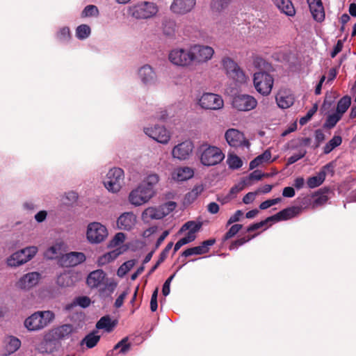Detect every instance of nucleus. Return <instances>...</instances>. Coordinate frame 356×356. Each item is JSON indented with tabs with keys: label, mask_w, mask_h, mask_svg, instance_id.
<instances>
[{
	"label": "nucleus",
	"mask_w": 356,
	"mask_h": 356,
	"mask_svg": "<svg viewBox=\"0 0 356 356\" xmlns=\"http://www.w3.org/2000/svg\"><path fill=\"white\" fill-rule=\"evenodd\" d=\"M54 318L55 314L52 311H38L25 320L24 325L29 331H39L48 326Z\"/></svg>",
	"instance_id": "nucleus-1"
},
{
	"label": "nucleus",
	"mask_w": 356,
	"mask_h": 356,
	"mask_svg": "<svg viewBox=\"0 0 356 356\" xmlns=\"http://www.w3.org/2000/svg\"><path fill=\"white\" fill-rule=\"evenodd\" d=\"M200 161L206 166L217 165L225 158V154L219 147L208 144L200 146Z\"/></svg>",
	"instance_id": "nucleus-2"
},
{
	"label": "nucleus",
	"mask_w": 356,
	"mask_h": 356,
	"mask_svg": "<svg viewBox=\"0 0 356 356\" xmlns=\"http://www.w3.org/2000/svg\"><path fill=\"white\" fill-rule=\"evenodd\" d=\"M38 250L36 246H29L17 251L6 259V264L12 268L20 266L31 260Z\"/></svg>",
	"instance_id": "nucleus-3"
},
{
	"label": "nucleus",
	"mask_w": 356,
	"mask_h": 356,
	"mask_svg": "<svg viewBox=\"0 0 356 356\" xmlns=\"http://www.w3.org/2000/svg\"><path fill=\"white\" fill-rule=\"evenodd\" d=\"M175 207L176 203L174 202H168L158 207H148L142 213L141 218L145 222L159 220L168 215Z\"/></svg>",
	"instance_id": "nucleus-4"
},
{
	"label": "nucleus",
	"mask_w": 356,
	"mask_h": 356,
	"mask_svg": "<svg viewBox=\"0 0 356 356\" xmlns=\"http://www.w3.org/2000/svg\"><path fill=\"white\" fill-rule=\"evenodd\" d=\"M253 83L259 93L267 96L272 90L274 79L267 72L259 71L254 74Z\"/></svg>",
	"instance_id": "nucleus-5"
},
{
	"label": "nucleus",
	"mask_w": 356,
	"mask_h": 356,
	"mask_svg": "<svg viewBox=\"0 0 356 356\" xmlns=\"http://www.w3.org/2000/svg\"><path fill=\"white\" fill-rule=\"evenodd\" d=\"M168 59L173 65L182 67H188L193 65L191 47L188 49L176 48L171 50L168 54Z\"/></svg>",
	"instance_id": "nucleus-6"
},
{
	"label": "nucleus",
	"mask_w": 356,
	"mask_h": 356,
	"mask_svg": "<svg viewBox=\"0 0 356 356\" xmlns=\"http://www.w3.org/2000/svg\"><path fill=\"white\" fill-rule=\"evenodd\" d=\"M129 12L136 19H148L157 13L158 8L152 2L142 1L130 7Z\"/></svg>",
	"instance_id": "nucleus-7"
},
{
	"label": "nucleus",
	"mask_w": 356,
	"mask_h": 356,
	"mask_svg": "<svg viewBox=\"0 0 356 356\" xmlns=\"http://www.w3.org/2000/svg\"><path fill=\"white\" fill-rule=\"evenodd\" d=\"M124 171L119 168L111 169L104 181L106 188L112 193L120 191L124 182Z\"/></svg>",
	"instance_id": "nucleus-8"
},
{
	"label": "nucleus",
	"mask_w": 356,
	"mask_h": 356,
	"mask_svg": "<svg viewBox=\"0 0 356 356\" xmlns=\"http://www.w3.org/2000/svg\"><path fill=\"white\" fill-rule=\"evenodd\" d=\"M154 190L151 187H145L140 184L129 193V200L131 204L136 207L140 206L147 202L154 195Z\"/></svg>",
	"instance_id": "nucleus-9"
},
{
	"label": "nucleus",
	"mask_w": 356,
	"mask_h": 356,
	"mask_svg": "<svg viewBox=\"0 0 356 356\" xmlns=\"http://www.w3.org/2000/svg\"><path fill=\"white\" fill-rule=\"evenodd\" d=\"M108 236L106 227L100 222H93L87 227L86 237L91 243H100Z\"/></svg>",
	"instance_id": "nucleus-10"
},
{
	"label": "nucleus",
	"mask_w": 356,
	"mask_h": 356,
	"mask_svg": "<svg viewBox=\"0 0 356 356\" xmlns=\"http://www.w3.org/2000/svg\"><path fill=\"white\" fill-rule=\"evenodd\" d=\"M193 64H202L210 60L213 54L214 49L207 45L193 44L191 46Z\"/></svg>",
	"instance_id": "nucleus-11"
},
{
	"label": "nucleus",
	"mask_w": 356,
	"mask_h": 356,
	"mask_svg": "<svg viewBox=\"0 0 356 356\" xmlns=\"http://www.w3.org/2000/svg\"><path fill=\"white\" fill-rule=\"evenodd\" d=\"M232 105L238 111H249L256 108L257 101L251 95L238 94L233 97Z\"/></svg>",
	"instance_id": "nucleus-12"
},
{
	"label": "nucleus",
	"mask_w": 356,
	"mask_h": 356,
	"mask_svg": "<svg viewBox=\"0 0 356 356\" xmlns=\"http://www.w3.org/2000/svg\"><path fill=\"white\" fill-rule=\"evenodd\" d=\"M200 106L204 109L219 110L224 106L221 96L214 93H204L199 99Z\"/></svg>",
	"instance_id": "nucleus-13"
},
{
	"label": "nucleus",
	"mask_w": 356,
	"mask_h": 356,
	"mask_svg": "<svg viewBox=\"0 0 356 356\" xmlns=\"http://www.w3.org/2000/svg\"><path fill=\"white\" fill-rule=\"evenodd\" d=\"M227 143L234 147H245L249 148L250 142L245 138L243 133L236 129H229L225 134Z\"/></svg>",
	"instance_id": "nucleus-14"
},
{
	"label": "nucleus",
	"mask_w": 356,
	"mask_h": 356,
	"mask_svg": "<svg viewBox=\"0 0 356 356\" xmlns=\"http://www.w3.org/2000/svg\"><path fill=\"white\" fill-rule=\"evenodd\" d=\"M196 5V0H173L170 5V10L179 15L191 12Z\"/></svg>",
	"instance_id": "nucleus-15"
},
{
	"label": "nucleus",
	"mask_w": 356,
	"mask_h": 356,
	"mask_svg": "<svg viewBox=\"0 0 356 356\" xmlns=\"http://www.w3.org/2000/svg\"><path fill=\"white\" fill-rule=\"evenodd\" d=\"M193 147L192 142L189 140L184 141L173 147L172 155L173 158L179 160H186L192 154Z\"/></svg>",
	"instance_id": "nucleus-16"
},
{
	"label": "nucleus",
	"mask_w": 356,
	"mask_h": 356,
	"mask_svg": "<svg viewBox=\"0 0 356 356\" xmlns=\"http://www.w3.org/2000/svg\"><path fill=\"white\" fill-rule=\"evenodd\" d=\"M145 133L159 143L166 144L170 138L169 132L163 127L156 126L145 129Z\"/></svg>",
	"instance_id": "nucleus-17"
},
{
	"label": "nucleus",
	"mask_w": 356,
	"mask_h": 356,
	"mask_svg": "<svg viewBox=\"0 0 356 356\" xmlns=\"http://www.w3.org/2000/svg\"><path fill=\"white\" fill-rule=\"evenodd\" d=\"M40 278V274L37 272H31L23 275L16 283L18 289L29 290L35 286Z\"/></svg>",
	"instance_id": "nucleus-18"
},
{
	"label": "nucleus",
	"mask_w": 356,
	"mask_h": 356,
	"mask_svg": "<svg viewBox=\"0 0 356 356\" xmlns=\"http://www.w3.org/2000/svg\"><path fill=\"white\" fill-rule=\"evenodd\" d=\"M85 260V254L80 252H71L63 255L60 258L61 264L66 267L77 266Z\"/></svg>",
	"instance_id": "nucleus-19"
},
{
	"label": "nucleus",
	"mask_w": 356,
	"mask_h": 356,
	"mask_svg": "<svg viewBox=\"0 0 356 356\" xmlns=\"http://www.w3.org/2000/svg\"><path fill=\"white\" fill-rule=\"evenodd\" d=\"M307 1L314 20L318 22L324 21L325 14L321 0H307Z\"/></svg>",
	"instance_id": "nucleus-20"
},
{
	"label": "nucleus",
	"mask_w": 356,
	"mask_h": 356,
	"mask_svg": "<svg viewBox=\"0 0 356 356\" xmlns=\"http://www.w3.org/2000/svg\"><path fill=\"white\" fill-rule=\"evenodd\" d=\"M60 343L51 335V338H46L41 341L36 347L37 350L40 353H52L57 350Z\"/></svg>",
	"instance_id": "nucleus-21"
},
{
	"label": "nucleus",
	"mask_w": 356,
	"mask_h": 356,
	"mask_svg": "<svg viewBox=\"0 0 356 356\" xmlns=\"http://www.w3.org/2000/svg\"><path fill=\"white\" fill-rule=\"evenodd\" d=\"M139 77L145 85H153L156 82L157 76L154 69L149 65H145L138 70Z\"/></svg>",
	"instance_id": "nucleus-22"
},
{
	"label": "nucleus",
	"mask_w": 356,
	"mask_h": 356,
	"mask_svg": "<svg viewBox=\"0 0 356 356\" xmlns=\"http://www.w3.org/2000/svg\"><path fill=\"white\" fill-rule=\"evenodd\" d=\"M118 226L120 229L131 230L136 223V216L132 212H125L118 219Z\"/></svg>",
	"instance_id": "nucleus-23"
},
{
	"label": "nucleus",
	"mask_w": 356,
	"mask_h": 356,
	"mask_svg": "<svg viewBox=\"0 0 356 356\" xmlns=\"http://www.w3.org/2000/svg\"><path fill=\"white\" fill-rule=\"evenodd\" d=\"M21 346V341L13 335H8L3 341V350L2 355L8 356L17 351Z\"/></svg>",
	"instance_id": "nucleus-24"
},
{
	"label": "nucleus",
	"mask_w": 356,
	"mask_h": 356,
	"mask_svg": "<svg viewBox=\"0 0 356 356\" xmlns=\"http://www.w3.org/2000/svg\"><path fill=\"white\" fill-rule=\"evenodd\" d=\"M301 209L298 207H291L284 209L274 216L268 217L273 221L286 220L296 216Z\"/></svg>",
	"instance_id": "nucleus-25"
},
{
	"label": "nucleus",
	"mask_w": 356,
	"mask_h": 356,
	"mask_svg": "<svg viewBox=\"0 0 356 356\" xmlns=\"http://www.w3.org/2000/svg\"><path fill=\"white\" fill-rule=\"evenodd\" d=\"M215 239H209L204 241L199 246L186 249L185 251L182 252V256L189 257L194 254L200 255L205 254L209 252V247L213 245L215 243Z\"/></svg>",
	"instance_id": "nucleus-26"
},
{
	"label": "nucleus",
	"mask_w": 356,
	"mask_h": 356,
	"mask_svg": "<svg viewBox=\"0 0 356 356\" xmlns=\"http://www.w3.org/2000/svg\"><path fill=\"white\" fill-rule=\"evenodd\" d=\"M193 175V169L188 166H184L175 169L172 173V178L177 181H184L192 178Z\"/></svg>",
	"instance_id": "nucleus-27"
},
{
	"label": "nucleus",
	"mask_w": 356,
	"mask_h": 356,
	"mask_svg": "<svg viewBox=\"0 0 356 356\" xmlns=\"http://www.w3.org/2000/svg\"><path fill=\"white\" fill-rule=\"evenodd\" d=\"M276 102L280 108H288L293 104L294 97L289 91L281 90L276 96Z\"/></svg>",
	"instance_id": "nucleus-28"
},
{
	"label": "nucleus",
	"mask_w": 356,
	"mask_h": 356,
	"mask_svg": "<svg viewBox=\"0 0 356 356\" xmlns=\"http://www.w3.org/2000/svg\"><path fill=\"white\" fill-rule=\"evenodd\" d=\"M106 274L102 270L91 272L87 277V284L91 288L99 286L105 279Z\"/></svg>",
	"instance_id": "nucleus-29"
},
{
	"label": "nucleus",
	"mask_w": 356,
	"mask_h": 356,
	"mask_svg": "<svg viewBox=\"0 0 356 356\" xmlns=\"http://www.w3.org/2000/svg\"><path fill=\"white\" fill-rule=\"evenodd\" d=\"M273 3L286 15L293 17L296 15V9L290 0H273Z\"/></svg>",
	"instance_id": "nucleus-30"
},
{
	"label": "nucleus",
	"mask_w": 356,
	"mask_h": 356,
	"mask_svg": "<svg viewBox=\"0 0 356 356\" xmlns=\"http://www.w3.org/2000/svg\"><path fill=\"white\" fill-rule=\"evenodd\" d=\"M117 323L113 321L109 316L102 317L96 324V327L99 330H104L105 332H112L116 326Z\"/></svg>",
	"instance_id": "nucleus-31"
},
{
	"label": "nucleus",
	"mask_w": 356,
	"mask_h": 356,
	"mask_svg": "<svg viewBox=\"0 0 356 356\" xmlns=\"http://www.w3.org/2000/svg\"><path fill=\"white\" fill-rule=\"evenodd\" d=\"M230 79L239 84H244L247 83L248 76L245 74L244 71L238 66L227 75Z\"/></svg>",
	"instance_id": "nucleus-32"
},
{
	"label": "nucleus",
	"mask_w": 356,
	"mask_h": 356,
	"mask_svg": "<svg viewBox=\"0 0 356 356\" xmlns=\"http://www.w3.org/2000/svg\"><path fill=\"white\" fill-rule=\"evenodd\" d=\"M56 283L61 287L72 286L74 284V276L70 273H64L58 276Z\"/></svg>",
	"instance_id": "nucleus-33"
},
{
	"label": "nucleus",
	"mask_w": 356,
	"mask_h": 356,
	"mask_svg": "<svg viewBox=\"0 0 356 356\" xmlns=\"http://www.w3.org/2000/svg\"><path fill=\"white\" fill-rule=\"evenodd\" d=\"M325 176V170H321L316 176L309 177L307 181L308 187L314 188L319 186L324 181Z\"/></svg>",
	"instance_id": "nucleus-34"
},
{
	"label": "nucleus",
	"mask_w": 356,
	"mask_h": 356,
	"mask_svg": "<svg viewBox=\"0 0 356 356\" xmlns=\"http://www.w3.org/2000/svg\"><path fill=\"white\" fill-rule=\"evenodd\" d=\"M232 0H211V9L213 13H220L225 10Z\"/></svg>",
	"instance_id": "nucleus-35"
},
{
	"label": "nucleus",
	"mask_w": 356,
	"mask_h": 356,
	"mask_svg": "<svg viewBox=\"0 0 356 356\" xmlns=\"http://www.w3.org/2000/svg\"><path fill=\"white\" fill-rule=\"evenodd\" d=\"M221 64L227 75L234 70L238 65L231 58L225 56L222 58Z\"/></svg>",
	"instance_id": "nucleus-36"
},
{
	"label": "nucleus",
	"mask_w": 356,
	"mask_h": 356,
	"mask_svg": "<svg viewBox=\"0 0 356 356\" xmlns=\"http://www.w3.org/2000/svg\"><path fill=\"white\" fill-rule=\"evenodd\" d=\"M350 104L351 98L348 95L343 96L337 103V112L343 115L350 107Z\"/></svg>",
	"instance_id": "nucleus-37"
},
{
	"label": "nucleus",
	"mask_w": 356,
	"mask_h": 356,
	"mask_svg": "<svg viewBox=\"0 0 356 356\" xmlns=\"http://www.w3.org/2000/svg\"><path fill=\"white\" fill-rule=\"evenodd\" d=\"M202 225V222L188 221L181 227V228L179 230V232H182L186 230H189L188 234H192V235H195V233L200 229Z\"/></svg>",
	"instance_id": "nucleus-38"
},
{
	"label": "nucleus",
	"mask_w": 356,
	"mask_h": 356,
	"mask_svg": "<svg viewBox=\"0 0 356 356\" xmlns=\"http://www.w3.org/2000/svg\"><path fill=\"white\" fill-rule=\"evenodd\" d=\"M342 138L339 136H334L324 147L323 152L325 154H329L335 147L341 144Z\"/></svg>",
	"instance_id": "nucleus-39"
},
{
	"label": "nucleus",
	"mask_w": 356,
	"mask_h": 356,
	"mask_svg": "<svg viewBox=\"0 0 356 356\" xmlns=\"http://www.w3.org/2000/svg\"><path fill=\"white\" fill-rule=\"evenodd\" d=\"M91 33L90 27L87 24L79 25L76 29V36L79 40H84L89 37Z\"/></svg>",
	"instance_id": "nucleus-40"
},
{
	"label": "nucleus",
	"mask_w": 356,
	"mask_h": 356,
	"mask_svg": "<svg viewBox=\"0 0 356 356\" xmlns=\"http://www.w3.org/2000/svg\"><path fill=\"white\" fill-rule=\"evenodd\" d=\"M325 193V192L320 191L314 195V200L312 203L313 208L318 207L327 202L328 197Z\"/></svg>",
	"instance_id": "nucleus-41"
},
{
	"label": "nucleus",
	"mask_w": 356,
	"mask_h": 356,
	"mask_svg": "<svg viewBox=\"0 0 356 356\" xmlns=\"http://www.w3.org/2000/svg\"><path fill=\"white\" fill-rule=\"evenodd\" d=\"M100 339V335H86L81 340L80 344L83 346L86 344L87 348H92L95 347Z\"/></svg>",
	"instance_id": "nucleus-42"
},
{
	"label": "nucleus",
	"mask_w": 356,
	"mask_h": 356,
	"mask_svg": "<svg viewBox=\"0 0 356 356\" xmlns=\"http://www.w3.org/2000/svg\"><path fill=\"white\" fill-rule=\"evenodd\" d=\"M136 264L135 260H129L122 264L117 271V275L122 277H124Z\"/></svg>",
	"instance_id": "nucleus-43"
},
{
	"label": "nucleus",
	"mask_w": 356,
	"mask_h": 356,
	"mask_svg": "<svg viewBox=\"0 0 356 356\" xmlns=\"http://www.w3.org/2000/svg\"><path fill=\"white\" fill-rule=\"evenodd\" d=\"M131 348V343L129 342L128 337L123 338L113 347L114 350L120 349L119 353H126Z\"/></svg>",
	"instance_id": "nucleus-44"
},
{
	"label": "nucleus",
	"mask_w": 356,
	"mask_h": 356,
	"mask_svg": "<svg viewBox=\"0 0 356 356\" xmlns=\"http://www.w3.org/2000/svg\"><path fill=\"white\" fill-rule=\"evenodd\" d=\"M99 15V10L96 6L88 5L85 7L81 13V17H97Z\"/></svg>",
	"instance_id": "nucleus-45"
},
{
	"label": "nucleus",
	"mask_w": 356,
	"mask_h": 356,
	"mask_svg": "<svg viewBox=\"0 0 356 356\" xmlns=\"http://www.w3.org/2000/svg\"><path fill=\"white\" fill-rule=\"evenodd\" d=\"M163 33L168 36L173 35L176 30V23L173 20H165L163 27Z\"/></svg>",
	"instance_id": "nucleus-46"
},
{
	"label": "nucleus",
	"mask_w": 356,
	"mask_h": 356,
	"mask_svg": "<svg viewBox=\"0 0 356 356\" xmlns=\"http://www.w3.org/2000/svg\"><path fill=\"white\" fill-rule=\"evenodd\" d=\"M253 64L254 67L259 68L262 72L268 71L272 67L268 63L261 57H256L254 59Z\"/></svg>",
	"instance_id": "nucleus-47"
},
{
	"label": "nucleus",
	"mask_w": 356,
	"mask_h": 356,
	"mask_svg": "<svg viewBox=\"0 0 356 356\" xmlns=\"http://www.w3.org/2000/svg\"><path fill=\"white\" fill-rule=\"evenodd\" d=\"M196 238L195 235L187 234L186 236L179 240L175 245L174 252H177L181 246L193 241Z\"/></svg>",
	"instance_id": "nucleus-48"
},
{
	"label": "nucleus",
	"mask_w": 356,
	"mask_h": 356,
	"mask_svg": "<svg viewBox=\"0 0 356 356\" xmlns=\"http://www.w3.org/2000/svg\"><path fill=\"white\" fill-rule=\"evenodd\" d=\"M342 115L340 113L336 112L332 115H330L325 123V127L329 129L333 128L336 124L341 120Z\"/></svg>",
	"instance_id": "nucleus-49"
},
{
	"label": "nucleus",
	"mask_w": 356,
	"mask_h": 356,
	"mask_svg": "<svg viewBox=\"0 0 356 356\" xmlns=\"http://www.w3.org/2000/svg\"><path fill=\"white\" fill-rule=\"evenodd\" d=\"M159 181V177L156 174H151L148 175L145 180L141 184L145 187H151L154 190V187Z\"/></svg>",
	"instance_id": "nucleus-50"
},
{
	"label": "nucleus",
	"mask_w": 356,
	"mask_h": 356,
	"mask_svg": "<svg viewBox=\"0 0 356 356\" xmlns=\"http://www.w3.org/2000/svg\"><path fill=\"white\" fill-rule=\"evenodd\" d=\"M60 247L59 245H53L49 248L44 253V256L48 259H54L60 255Z\"/></svg>",
	"instance_id": "nucleus-51"
},
{
	"label": "nucleus",
	"mask_w": 356,
	"mask_h": 356,
	"mask_svg": "<svg viewBox=\"0 0 356 356\" xmlns=\"http://www.w3.org/2000/svg\"><path fill=\"white\" fill-rule=\"evenodd\" d=\"M227 163L229 168L232 169H238L242 166L243 162L238 156L230 154L228 156Z\"/></svg>",
	"instance_id": "nucleus-52"
},
{
	"label": "nucleus",
	"mask_w": 356,
	"mask_h": 356,
	"mask_svg": "<svg viewBox=\"0 0 356 356\" xmlns=\"http://www.w3.org/2000/svg\"><path fill=\"white\" fill-rule=\"evenodd\" d=\"M243 225L240 224L233 225L225 234L223 240L227 241L234 237L241 229Z\"/></svg>",
	"instance_id": "nucleus-53"
},
{
	"label": "nucleus",
	"mask_w": 356,
	"mask_h": 356,
	"mask_svg": "<svg viewBox=\"0 0 356 356\" xmlns=\"http://www.w3.org/2000/svg\"><path fill=\"white\" fill-rule=\"evenodd\" d=\"M203 190L204 188L202 186H196L193 188V190L191 192L186 194V198L188 199V200H194L203 191Z\"/></svg>",
	"instance_id": "nucleus-54"
},
{
	"label": "nucleus",
	"mask_w": 356,
	"mask_h": 356,
	"mask_svg": "<svg viewBox=\"0 0 356 356\" xmlns=\"http://www.w3.org/2000/svg\"><path fill=\"white\" fill-rule=\"evenodd\" d=\"M307 153V151L304 149H300L298 154H294L290 156L287 160V165H291L296 163L297 161L303 158Z\"/></svg>",
	"instance_id": "nucleus-55"
},
{
	"label": "nucleus",
	"mask_w": 356,
	"mask_h": 356,
	"mask_svg": "<svg viewBox=\"0 0 356 356\" xmlns=\"http://www.w3.org/2000/svg\"><path fill=\"white\" fill-rule=\"evenodd\" d=\"M57 37L60 41H67L70 38V31L68 27H63L60 29L57 34Z\"/></svg>",
	"instance_id": "nucleus-56"
},
{
	"label": "nucleus",
	"mask_w": 356,
	"mask_h": 356,
	"mask_svg": "<svg viewBox=\"0 0 356 356\" xmlns=\"http://www.w3.org/2000/svg\"><path fill=\"white\" fill-rule=\"evenodd\" d=\"M254 236H248V237H243L239 239H237L232 243V244L229 246V250H234L235 248H237L238 246H241L243 245L244 243H247L250 240H251Z\"/></svg>",
	"instance_id": "nucleus-57"
},
{
	"label": "nucleus",
	"mask_w": 356,
	"mask_h": 356,
	"mask_svg": "<svg viewBox=\"0 0 356 356\" xmlns=\"http://www.w3.org/2000/svg\"><path fill=\"white\" fill-rule=\"evenodd\" d=\"M72 331L73 327L70 324H65L56 327L54 334H71Z\"/></svg>",
	"instance_id": "nucleus-58"
},
{
	"label": "nucleus",
	"mask_w": 356,
	"mask_h": 356,
	"mask_svg": "<svg viewBox=\"0 0 356 356\" xmlns=\"http://www.w3.org/2000/svg\"><path fill=\"white\" fill-rule=\"evenodd\" d=\"M269 222H272V220H268V217L264 220H262L261 222L252 224L250 226H249L247 228V232H254V231H255L257 229H259L263 227L264 225H266Z\"/></svg>",
	"instance_id": "nucleus-59"
},
{
	"label": "nucleus",
	"mask_w": 356,
	"mask_h": 356,
	"mask_svg": "<svg viewBox=\"0 0 356 356\" xmlns=\"http://www.w3.org/2000/svg\"><path fill=\"white\" fill-rule=\"evenodd\" d=\"M125 239L124 234L122 232L117 233L113 240L111 241V246H118L122 243Z\"/></svg>",
	"instance_id": "nucleus-60"
},
{
	"label": "nucleus",
	"mask_w": 356,
	"mask_h": 356,
	"mask_svg": "<svg viewBox=\"0 0 356 356\" xmlns=\"http://www.w3.org/2000/svg\"><path fill=\"white\" fill-rule=\"evenodd\" d=\"M243 212L241 210H237L234 215H232L227 222L226 226H229L230 225L238 222L240 220L241 218L243 216Z\"/></svg>",
	"instance_id": "nucleus-61"
},
{
	"label": "nucleus",
	"mask_w": 356,
	"mask_h": 356,
	"mask_svg": "<svg viewBox=\"0 0 356 356\" xmlns=\"http://www.w3.org/2000/svg\"><path fill=\"white\" fill-rule=\"evenodd\" d=\"M317 108V105L314 104V106L307 112V115L300 120V124H304L308 120H309L314 115V114L316 112Z\"/></svg>",
	"instance_id": "nucleus-62"
},
{
	"label": "nucleus",
	"mask_w": 356,
	"mask_h": 356,
	"mask_svg": "<svg viewBox=\"0 0 356 356\" xmlns=\"http://www.w3.org/2000/svg\"><path fill=\"white\" fill-rule=\"evenodd\" d=\"M120 252H117V250H114L111 252L105 254L103 257L100 259L99 261L102 264H104L105 261H110L111 260L116 258L120 254Z\"/></svg>",
	"instance_id": "nucleus-63"
},
{
	"label": "nucleus",
	"mask_w": 356,
	"mask_h": 356,
	"mask_svg": "<svg viewBox=\"0 0 356 356\" xmlns=\"http://www.w3.org/2000/svg\"><path fill=\"white\" fill-rule=\"evenodd\" d=\"M157 295H158V289H156L152 295L151 300H150V309L152 312H155L158 307Z\"/></svg>",
	"instance_id": "nucleus-64"
}]
</instances>
